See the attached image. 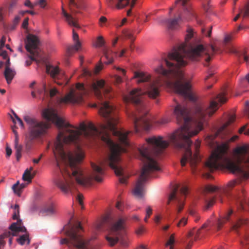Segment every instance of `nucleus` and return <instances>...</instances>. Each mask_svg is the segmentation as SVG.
<instances>
[{"mask_svg": "<svg viewBox=\"0 0 249 249\" xmlns=\"http://www.w3.org/2000/svg\"><path fill=\"white\" fill-rule=\"evenodd\" d=\"M99 101V112L105 124L96 128L91 123L82 122L79 128L65 121L53 108L45 109L42 115L60 129L53 149L61 177L56 185L65 194H73L77 185L86 186L92 180L102 181L103 168L107 165L114 170L121 183L126 182L120 155L129 146L130 131L119 129L116 108L107 101L112 93H94Z\"/></svg>", "mask_w": 249, "mask_h": 249, "instance_id": "obj_1", "label": "nucleus"}, {"mask_svg": "<svg viewBox=\"0 0 249 249\" xmlns=\"http://www.w3.org/2000/svg\"><path fill=\"white\" fill-rule=\"evenodd\" d=\"M193 36V30L189 28L185 38L186 43L180 44L178 48L169 53L167 57L163 58L156 71L167 79L165 81L167 85L177 93L185 99L195 102L196 98L192 92L190 81L180 68L187 65V59L201 62L205 66H207L215 49L213 45L205 47L197 43L188 44Z\"/></svg>", "mask_w": 249, "mask_h": 249, "instance_id": "obj_2", "label": "nucleus"}, {"mask_svg": "<svg viewBox=\"0 0 249 249\" xmlns=\"http://www.w3.org/2000/svg\"><path fill=\"white\" fill-rule=\"evenodd\" d=\"M174 101L176 105L174 114L178 123L181 124V126L170 135V142L176 148L184 151L180 160L181 166H184L188 162L192 170L194 171L200 161V157L197 153L200 141H196L195 144L196 151L193 155L191 149L193 142L191 138L197 134L203 129L204 124L218 109L217 103L212 101L208 106L196 105L193 112L195 121V126H194L192 124L190 111L185 103H179L175 99Z\"/></svg>", "mask_w": 249, "mask_h": 249, "instance_id": "obj_3", "label": "nucleus"}, {"mask_svg": "<svg viewBox=\"0 0 249 249\" xmlns=\"http://www.w3.org/2000/svg\"><path fill=\"white\" fill-rule=\"evenodd\" d=\"M235 120V115H231L228 121L215 133L208 136L206 140L210 144L214 142L215 138L219 136L225 140L212 152L210 157L204 164V168L213 172L219 168H225L231 172L240 176L241 179L249 178V145L236 147L233 151V160L229 154V143L238 139L237 135L231 138L229 135L231 133L227 127Z\"/></svg>", "mask_w": 249, "mask_h": 249, "instance_id": "obj_4", "label": "nucleus"}, {"mask_svg": "<svg viewBox=\"0 0 249 249\" xmlns=\"http://www.w3.org/2000/svg\"><path fill=\"white\" fill-rule=\"evenodd\" d=\"M146 142L148 145L143 146L139 149L140 158L143 163L141 175L133 190L134 195L139 198L143 197L144 189V184L150 174L155 171H160V167L154 159V157H160L169 143L162 140L161 137L148 138Z\"/></svg>", "mask_w": 249, "mask_h": 249, "instance_id": "obj_5", "label": "nucleus"}, {"mask_svg": "<svg viewBox=\"0 0 249 249\" xmlns=\"http://www.w3.org/2000/svg\"><path fill=\"white\" fill-rule=\"evenodd\" d=\"M145 93L141 89H134L128 94L124 96L125 103H131L135 107L139 115L131 113V116L136 132L139 131L140 128L148 130L153 124V120L148 115V110L142 102V96Z\"/></svg>", "mask_w": 249, "mask_h": 249, "instance_id": "obj_6", "label": "nucleus"}, {"mask_svg": "<svg viewBox=\"0 0 249 249\" xmlns=\"http://www.w3.org/2000/svg\"><path fill=\"white\" fill-rule=\"evenodd\" d=\"M66 238L60 240V244H66L69 248L75 249H97L94 245L93 238L85 239L81 233L82 230L79 222L72 224L71 221L64 228Z\"/></svg>", "mask_w": 249, "mask_h": 249, "instance_id": "obj_7", "label": "nucleus"}, {"mask_svg": "<svg viewBox=\"0 0 249 249\" xmlns=\"http://www.w3.org/2000/svg\"><path fill=\"white\" fill-rule=\"evenodd\" d=\"M203 191L204 194L214 192L225 194L228 197L230 196L234 199L238 209L248 210L247 207L249 208V198L245 197L243 185L239 179L230 181L227 189L207 185L205 186Z\"/></svg>", "mask_w": 249, "mask_h": 249, "instance_id": "obj_8", "label": "nucleus"}, {"mask_svg": "<svg viewBox=\"0 0 249 249\" xmlns=\"http://www.w3.org/2000/svg\"><path fill=\"white\" fill-rule=\"evenodd\" d=\"M125 222V218L121 217L111 226L108 234L106 236V240L110 246H113L118 242L123 247L128 246Z\"/></svg>", "mask_w": 249, "mask_h": 249, "instance_id": "obj_9", "label": "nucleus"}, {"mask_svg": "<svg viewBox=\"0 0 249 249\" xmlns=\"http://www.w3.org/2000/svg\"><path fill=\"white\" fill-rule=\"evenodd\" d=\"M9 229L10 231H6L3 234L0 235V249L5 245L4 238L11 235L17 236L19 232H24L25 234L20 235L17 239V242L21 245H23L25 243H27V245L30 244L29 234L21 219L18 220L16 222L12 223L9 226Z\"/></svg>", "mask_w": 249, "mask_h": 249, "instance_id": "obj_10", "label": "nucleus"}, {"mask_svg": "<svg viewBox=\"0 0 249 249\" xmlns=\"http://www.w3.org/2000/svg\"><path fill=\"white\" fill-rule=\"evenodd\" d=\"M23 119L29 126L30 138L31 140L45 135L50 127V123L40 121L32 115H26L24 116Z\"/></svg>", "mask_w": 249, "mask_h": 249, "instance_id": "obj_11", "label": "nucleus"}, {"mask_svg": "<svg viewBox=\"0 0 249 249\" xmlns=\"http://www.w3.org/2000/svg\"><path fill=\"white\" fill-rule=\"evenodd\" d=\"M87 91L83 84L77 83L74 88H71L63 97L60 98L59 104H80L84 102L83 96Z\"/></svg>", "mask_w": 249, "mask_h": 249, "instance_id": "obj_12", "label": "nucleus"}, {"mask_svg": "<svg viewBox=\"0 0 249 249\" xmlns=\"http://www.w3.org/2000/svg\"><path fill=\"white\" fill-rule=\"evenodd\" d=\"M25 43L26 49L33 55L31 56V58L34 60L33 56L35 55L34 50L37 48L39 43V40L36 36L29 34L27 36V40Z\"/></svg>", "mask_w": 249, "mask_h": 249, "instance_id": "obj_13", "label": "nucleus"}, {"mask_svg": "<svg viewBox=\"0 0 249 249\" xmlns=\"http://www.w3.org/2000/svg\"><path fill=\"white\" fill-rule=\"evenodd\" d=\"M161 84V80L159 78L148 84L146 92L150 98L154 99L159 96L160 93L159 87Z\"/></svg>", "mask_w": 249, "mask_h": 249, "instance_id": "obj_14", "label": "nucleus"}, {"mask_svg": "<svg viewBox=\"0 0 249 249\" xmlns=\"http://www.w3.org/2000/svg\"><path fill=\"white\" fill-rule=\"evenodd\" d=\"M178 188V186H176L174 187L172 192L169 196L168 204H169L170 202L172 200H176L177 201L178 205L177 211V213H178L182 210L184 206V203L183 202V199L182 198H180L177 194Z\"/></svg>", "mask_w": 249, "mask_h": 249, "instance_id": "obj_15", "label": "nucleus"}, {"mask_svg": "<svg viewBox=\"0 0 249 249\" xmlns=\"http://www.w3.org/2000/svg\"><path fill=\"white\" fill-rule=\"evenodd\" d=\"M46 72L50 74L51 76L53 79L59 78L61 75L60 70L57 66L46 65Z\"/></svg>", "mask_w": 249, "mask_h": 249, "instance_id": "obj_16", "label": "nucleus"}, {"mask_svg": "<svg viewBox=\"0 0 249 249\" xmlns=\"http://www.w3.org/2000/svg\"><path fill=\"white\" fill-rule=\"evenodd\" d=\"M62 14L65 18L66 21L70 25L76 28L79 27L77 23L76 19L73 17L71 14H68L64 9L63 6L62 7Z\"/></svg>", "mask_w": 249, "mask_h": 249, "instance_id": "obj_17", "label": "nucleus"}, {"mask_svg": "<svg viewBox=\"0 0 249 249\" xmlns=\"http://www.w3.org/2000/svg\"><path fill=\"white\" fill-rule=\"evenodd\" d=\"M16 74V72L15 70L11 68H5L4 76L8 84H10L11 83Z\"/></svg>", "mask_w": 249, "mask_h": 249, "instance_id": "obj_18", "label": "nucleus"}, {"mask_svg": "<svg viewBox=\"0 0 249 249\" xmlns=\"http://www.w3.org/2000/svg\"><path fill=\"white\" fill-rule=\"evenodd\" d=\"M133 78L137 79V83H140L148 81L150 79V76L142 72L135 71Z\"/></svg>", "mask_w": 249, "mask_h": 249, "instance_id": "obj_19", "label": "nucleus"}, {"mask_svg": "<svg viewBox=\"0 0 249 249\" xmlns=\"http://www.w3.org/2000/svg\"><path fill=\"white\" fill-rule=\"evenodd\" d=\"M104 54L107 59L105 63L107 64H111L113 61L114 56L115 55V53L108 48H105L104 49Z\"/></svg>", "mask_w": 249, "mask_h": 249, "instance_id": "obj_20", "label": "nucleus"}, {"mask_svg": "<svg viewBox=\"0 0 249 249\" xmlns=\"http://www.w3.org/2000/svg\"><path fill=\"white\" fill-rule=\"evenodd\" d=\"M123 34L124 37L131 40V43L130 45V49L133 51L134 47L133 46V42L135 39V37L133 36L132 31L129 29H124L123 31Z\"/></svg>", "mask_w": 249, "mask_h": 249, "instance_id": "obj_21", "label": "nucleus"}, {"mask_svg": "<svg viewBox=\"0 0 249 249\" xmlns=\"http://www.w3.org/2000/svg\"><path fill=\"white\" fill-rule=\"evenodd\" d=\"M239 13L238 14L233 18L234 21H236L238 20L242 13L243 14V18H246L247 17H249V3L245 5L243 8L240 9L239 10Z\"/></svg>", "mask_w": 249, "mask_h": 249, "instance_id": "obj_22", "label": "nucleus"}, {"mask_svg": "<svg viewBox=\"0 0 249 249\" xmlns=\"http://www.w3.org/2000/svg\"><path fill=\"white\" fill-rule=\"evenodd\" d=\"M232 213L233 211L231 210L228 212L227 214L224 217H223V218L218 220L216 225L217 231L220 230L224 223L229 220V217L232 214Z\"/></svg>", "mask_w": 249, "mask_h": 249, "instance_id": "obj_23", "label": "nucleus"}, {"mask_svg": "<svg viewBox=\"0 0 249 249\" xmlns=\"http://www.w3.org/2000/svg\"><path fill=\"white\" fill-rule=\"evenodd\" d=\"M187 0H177L175 2V4H180V5L182 6L184 12H186L187 14L192 15L193 14L191 11V8L190 5L187 3Z\"/></svg>", "mask_w": 249, "mask_h": 249, "instance_id": "obj_24", "label": "nucleus"}, {"mask_svg": "<svg viewBox=\"0 0 249 249\" xmlns=\"http://www.w3.org/2000/svg\"><path fill=\"white\" fill-rule=\"evenodd\" d=\"M33 170V168L31 167L29 169H27L22 176V179L24 181H27L31 182L32 178L34 177V175L31 174V172Z\"/></svg>", "mask_w": 249, "mask_h": 249, "instance_id": "obj_25", "label": "nucleus"}, {"mask_svg": "<svg viewBox=\"0 0 249 249\" xmlns=\"http://www.w3.org/2000/svg\"><path fill=\"white\" fill-rule=\"evenodd\" d=\"M181 17L179 16L177 18L168 19L166 22L170 29H174L178 25V23Z\"/></svg>", "mask_w": 249, "mask_h": 249, "instance_id": "obj_26", "label": "nucleus"}, {"mask_svg": "<svg viewBox=\"0 0 249 249\" xmlns=\"http://www.w3.org/2000/svg\"><path fill=\"white\" fill-rule=\"evenodd\" d=\"M82 0H70L69 7L71 12H73V8H79L82 4Z\"/></svg>", "mask_w": 249, "mask_h": 249, "instance_id": "obj_27", "label": "nucleus"}, {"mask_svg": "<svg viewBox=\"0 0 249 249\" xmlns=\"http://www.w3.org/2000/svg\"><path fill=\"white\" fill-rule=\"evenodd\" d=\"M80 47V46H76V45L75 44L69 46L67 48V55L68 56H71L75 51H78Z\"/></svg>", "mask_w": 249, "mask_h": 249, "instance_id": "obj_28", "label": "nucleus"}, {"mask_svg": "<svg viewBox=\"0 0 249 249\" xmlns=\"http://www.w3.org/2000/svg\"><path fill=\"white\" fill-rule=\"evenodd\" d=\"M11 207L12 208H13L14 209L13 214L12 215V218L14 220L17 219V221L18 220H19L20 219L18 218L19 216V206L18 204H16L14 207H13V206H11Z\"/></svg>", "mask_w": 249, "mask_h": 249, "instance_id": "obj_29", "label": "nucleus"}, {"mask_svg": "<svg viewBox=\"0 0 249 249\" xmlns=\"http://www.w3.org/2000/svg\"><path fill=\"white\" fill-rule=\"evenodd\" d=\"M16 150V156L17 160H19L21 157V151L22 150V146L19 144H16L15 145Z\"/></svg>", "mask_w": 249, "mask_h": 249, "instance_id": "obj_30", "label": "nucleus"}, {"mask_svg": "<svg viewBox=\"0 0 249 249\" xmlns=\"http://www.w3.org/2000/svg\"><path fill=\"white\" fill-rule=\"evenodd\" d=\"M130 0H118L116 7L118 9H122L129 4Z\"/></svg>", "mask_w": 249, "mask_h": 249, "instance_id": "obj_31", "label": "nucleus"}, {"mask_svg": "<svg viewBox=\"0 0 249 249\" xmlns=\"http://www.w3.org/2000/svg\"><path fill=\"white\" fill-rule=\"evenodd\" d=\"M12 189L15 194H17L18 196H20L22 190L20 189L18 181L12 186Z\"/></svg>", "mask_w": 249, "mask_h": 249, "instance_id": "obj_32", "label": "nucleus"}, {"mask_svg": "<svg viewBox=\"0 0 249 249\" xmlns=\"http://www.w3.org/2000/svg\"><path fill=\"white\" fill-rule=\"evenodd\" d=\"M72 39L73 41L75 42V45L81 47V43L79 40L78 35L75 32L74 29H73L72 30Z\"/></svg>", "mask_w": 249, "mask_h": 249, "instance_id": "obj_33", "label": "nucleus"}, {"mask_svg": "<svg viewBox=\"0 0 249 249\" xmlns=\"http://www.w3.org/2000/svg\"><path fill=\"white\" fill-rule=\"evenodd\" d=\"M215 202V198L214 197H213L211 198L210 199H206L205 200V208L206 209H208L210 208H211L214 203Z\"/></svg>", "mask_w": 249, "mask_h": 249, "instance_id": "obj_34", "label": "nucleus"}, {"mask_svg": "<svg viewBox=\"0 0 249 249\" xmlns=\"http://www.w3.org/2000/svg\"><path fill=\"white\" fill-rule=\"evenodd\" d=\"M187 221H188V218L187 217L184 216L177 224V226L178 227L184 226L187 224Z\"/></svg>", "mask_w": 249, "mask_h": 249, "instance_id": "obj_35", "label": "nucleus"}, {"mask_svg": "<svg viewBox=\"0 0 249 249\" xmlns=\"http://www.w3.org/2000/svg\"><path fill=\"white\" fill-rule=\"evenodd\" d=\"M247 223V220L245 219H239L238 222L233 226V229L236 230L242 224Z\"/></svg>", "mask_w": 249, "mask_h": 249, "instance_id": "obj_36", "label": "nucleus"}, {"mask_svg": "<svg viewBox=\"0 0 249 249\" xmlns=\"http://www.w3.org/2000/svg\"><path fill=\"white\" fill-rule=\"evenodd\" d=\"M216 99L217 101L221 104L225 103L227 100L226 97L223 94H218L216 97Z\"/></svg>", "mask_w": 249, "mask_h": 249, "instance_id": "obj_37", "label": "nucleus"}, {"mask_svg": "<svg viewBox=\"0 0 249 249\" xmlns=\"http://www.w3.org/2000/svg\"><path fill=\"white\" fill-rule=\"evenodd\" d=\"M105 44V41L102 36H99L97 37L96 41V46L102 47Z\"/></svg>", "mask_w": 249, "mask_h": 249, "instance_id": "obj_38", "label": "nucleus"}, {"mask_svg": "<svg viewBox=\"0 0 249 249\" xmlns=\"http://www.w3.org/2000/svg\"><path fill=\"white\" fill-rule=\"evenodd\" d=\"M152 213V208L150 206L148 207L146 210V216L144 219L145 222H147L148 219Z\"/></svg>", "mask_w": 249, "mask_h": 249, "instance_id": "obj_39", "label": "nucleus"}, {"mask_svg": "<svg viewBox=\"0 0 249 249\" xmlns=\"http://www.w3.org/2000/svg\"><path fill=\"white\" fill-rule=\"evenodd\" d=\"M175 243V234H172L169 238L168 241L166 243L165 246L173 245Z\"/></svg>", "mask_w": 249, "mask_h": 249, "instance_id": "obj_40", "label": "nucleus"}, {"mask_svg": "<svg viewBox=\"0 0 249 249\" xmlns=\"http://www.w3.org/2000/svg\"><path fill=\"white\" fill-rule=\"evenodd\" d=\"M21 17L19 15L16 16L13 21V26H12V29H14L16 26L18 24L20 19Z\"/></svg>", "mask_w": 249, "mask_h": 249, "instance_id": "obj_41", "label": "nucleus"}, {"mask_svg": "<svg viewBox=\"0 0 249 249\" xmlns=\"http://www.w3.org/2000/svg\"><path fill=\"white\" fill-rule=\"evenodd\" d=\"M247 124L243 126L242 127H241L238 132L240 134H241L243 132H244V134L247 135H249V129L246 131H245L246 127H247Z\"/></svg>", "mask_w": 249, "mask_h": 249, "instance_id": "obj_42", "label": "nucleus"}, {"mask_svg": "<svg viewBox=\"0 0 249 249\" xmlns=\"http://www.w3.org/2000/svg\"><path fill=\"white\" fill-rule=\"evenodd\" d=\"M45 211L48 214H52L55 212V208L54 206L51 205L45 209Z\"/></svg>", "mask_w": 249, "mask_h": 249, "instance_id": "obj_43", "label": "nucleus"}, {"mask_svg": "<svg viewBox=\"0 0 249 249\" xmlns=\"http://www.w3.org/2000/svg\"><path fill=\"white\" fill-rule=\"evenodd\" d=\"M108 220V218L107 217H105L104 218L103 220L102 221V222L99 223L97 226V229L98 230H102V227L103 226V225L106 223V222H107Z\"/></svg>", "mask_w": 249, "mask_h": 249, "instance_id": "obj_44", "label": "nucleus"}, {"mask_svg": "<svg viewBox=\"0 0 249 249\" xmlns=\"http://www.w3.org/2000/svg\"><path fill=\"white\" fill-rule=\"evenodd\" d=\"M180 193L182 195L185 196L188 193V188L186 186L182 187Z\"/></svg>", "mask_w": 249, "mask_h": 249, "instance_id": "obj_45", "label": "nucleus"}, {"mask_svg": "<svg viewBox=\"0 0 249 249\" xmlns=\"http://www.w3.org/2000/svg\"><path fill=\"white\" fill-rule=\"evenodd\" d=\"M42 87H43L42 89H38L37 90V93L39 94H41L43 92H44V93H46L47 92L46 83H43Z\"/></svg>", "mask_w": 249, "mask_h": 249, "instance_id": "obj_46", "label": "nucleus"}, {"mask_svg": "<svg viewBox=\"0 0 249 249\" xmlns=\"http://www.w3.org/2000/svg\"><path fill=\"white\" fill-rule=\"evenodd\" d=\"M58 92V91L56 89V88H53L51 89L50 91V96L52 98L53 96H54Z\"/></svg>", "mask_w": 249, "mask_h": 249, "instance_id": "obj_47", "label": "nucleus"}, {"mask_svg": "<svg viewBox=\"0 0 249 249\" xmlns=\"http://www.w3.org/2000/svg\"><path fill=\"white\" fill-rule=\"evenodd\" d=\"M37 4L39 5L41 8H44L46 5L45 0H39L38 1L35 3V6Z\"/></svg>", "mask_w": 249, "mask_h": 249, "instance_id": "obj_48", "label": "nucleus"}, {"mask_svg": "<svg viewBox=\"0 0 249 249\" xmlns=\"http://www.w3.org/2000/svg\"><path fill=\"white\" fill-rule=\"evenodd\" d=\"M83 196L82 194H79L76 196V200L79 202V204L82 206L83 205Z\"/></svg>", "mask_w": 249, "mask_h": 249, "instance_id": "obj_49", "label": "nucleus"}, {"mask_svg": "<svg viewBox=\"0 0 249 249\" xmlns=\"http://www.w3.org/2000/svg\"><path fill=\"white\" fill-rule=\"evenodd\" d=\"M24 5L26 6H27L31 8H34V7L35 6V3H34V4L31 3L30 0H26L24 2Z\"/></svg>", "mask_w": 249, "mask_h": 249, "instance_id": "obj_50", "label": "nucleus"}, {"mask_svg": "<svg viewBox=\"0 0 249 249\" xmlns=\"http://www.w3.org/2000/svg\"><path fill=\"white\" fill-rule=\"evenodd\" d=\"M6 41V37L4 36H3L0 40V50L2 49V48L3 47V46L5 45V43Z\"/></svg>", "mask_w": 249, "mask_h": 249, "instance_id": "obj_51", "label": "nucleus"}, {"mask_svg": "<svg viewBox=\"0 0 249 249\" xmlns=\"http://www.w3.org/2000/svg\"><path fill=\"white\" fill-rule=\"evenodd\" d=\"M0 56H1L2 58L4 59H7V58H9L7 56V52L5 51L0 50Z\"/></svg>", "mask_w": 249, "mask_h": 249, "instance_id": "obj_52", "label": "nucleus"}, {"mask_svg": "<svg viewBox=\"0 0 249 249\" xmlns=\"http://www.w3.org/2000/svg\"><path fill=\"white\" fill-rule=\"evenodd\" d=\"M6 157H9L12 153V150L11 148L9 147L8 146H7L6 147Z\"/></svg>", "mask_w": 249, "mask_h": 249, "instance_id": "obj_53", "label": "nucleus"}, {"mask_svg": "<svg viewBox=\"0 0 249 249\" xmlns=\"http://www.w3.org/2000/svg\"><path fill=\"white\" fill-rule=\"evenodd\" d=\"M28 21H29V18H25L23 21V23L22 24V27L23 28H27V26L28 25Z\"/></svg>", "mask_w": 249, "mask_h": 249, "instance_id": "obj_54", "label": "nucleus"}, {"mask_svg": "<svg viewBox=\"0 0 249 249\" xmlns=\"http://www.w3.org/2000/svg\"><path fill=\"white\" fill-rule=\"evenodd\" d=\"M212 226L211 224V221L210 220H208L207 222L204 223L201 227V229H205L208 227Z\"/></svg>", "mask_w": 249, "mask_h": 249, "instance_id": "obj_55", "label": "nucleus"}, {"mask_svg": "<svg viewBox=\"0 0 249 249\" xmlns=\"http://www.w3.org/2000/svg\"><path fill=\"white\" fill-rule=\"evenodd\" d=\"M168 122V120L165 118H162L158 122V123L160 124H164Z\"/></svg>", "mask_w": 249, "mask_h": 249, "instance_id": "obj_56", "label": "nucleus"}, {"mask_svg": "<svg viewBox=\"0 0 249 249\" xmlns=\"http://www.w3.org/2000/svg\"><path fill=\"white\" fill-rule=\"evenodd\" d=\"M102 69L103 64L101 63L100 65L96 66L95 68V72L96 73H98Z\"/></svg>", "mask_w": 249, "mask_h": 249, "instance_id": "obj_57", "label": "nucleus"}, {"mask_svg": "<svg viewBox=\"0 0 249 249\" xmlns=\"http://www.w3.org/2000/svg\"><path fill=\"white\" fill-rule=\"evenodd\" d=\"M143 231H144L143 228L141 227H140L138 229H137L136 231V233L138 235H141V234H142L143 233Z\"/></svg>", "mask_w": 249, "mask_h": 249, "instance_id": "obj_58", "label": "nucleus"}, {"mask_svg": "<svg viewBox=\"0 0 249 249\" xmlns=\"http://www.w3.org/2000/svg\"><path fill=\"white\" fill-rule=\"evenodd\" d=\"M160 219L161 217L160 216V215H157L155 216L154 221L156 223L158 224L160 222Z\"/></svg>", "mask_w": 249, "mask_h": 249, "instance_id": "obj_59", "label": "nucleus"}, {"mask_svg": "<svg viewBox=\"0 0 249 249\" xmlns=\"http://www.w3.org/2000/svg\"><path fill=\"white\" fill-rule=\"evenodd\" d=\"M11 63L10 62V58H7L6 59V61L5 63V68H10Z\"/></svg>", "mask_w": 249, "mask_h": 249, "instance_id": "obj_60", "label": "nucleus"}, {"mask_svg": "<svg viewBox=\"0 0 249 249\" xmlns=\"http://www.w3.org/2000/svg\"><path fill=\"white\" fill-rule=\"evenodd\" d=\"M18 122L19 124L20 125V126H21V127L22 128H24V124H23L22 120L21 119H19L18 120Z\"/></svg>", "mask_w": 249, "mask_h": 249, "instance_id": "obj_61", "label": "nucleus"}, {"mask_svg": "<svg viewBox=\"0 0 249 249\" xmlns=\"http://www.w3.org/2000/svg\"><path fill=\"white\" fill-rule=\"evenodd\" d=\"M231 36H227L225 37L224 41L226 43H228L230 42L231 40Z\"/></svg>", "mask_w": 249, "mask_h": 249, "instance_id": "obj_62", "label": "nucleus"}, {"mask_svg": "<svg viewBox=\"0 0 249 249\" xmlns=\"http://www.w3.org/2000/svg\"><path fill=\"white\" fill-rule=\"evenodd\" d=\"M37 209V206L36 204H33L32 206L31 207V210L32 212H35L36 211Z\"/></svg>", "mask_w": 249, "mask_h": 249, "instance_id": "obj_63", "label": "nucleus"}, {"mask_svg": "<svg viewBox=\"0 0 249 249\" xmlns=\"http://www.w3.org/2000/svg\"><path fill=\"white\" fill-rule=\"evenodd\" d=\"M107 20V18L105 17L102 16L100 18V22L102 23L106 22Z\"/></svg>", "mask_w": 249, "mask_h": 249, "instance_id": "obj_64", "label": "nucleus"}]
</instances>
